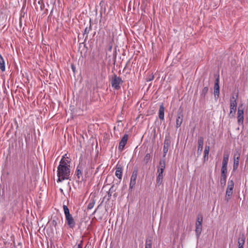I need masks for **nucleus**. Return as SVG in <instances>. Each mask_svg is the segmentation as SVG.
I'll use <instances>...</instances> for the list:
<instances>
[{"mask_svg":"<svg viewBox=\"0 0 248 248\" xmlns=\"http://www.w3.org/2000/svg\"><path fill=\"white\" fill-rule=\"evenodd\" d=\"M198 152L200 151L201 152L202 151L203 149V138L202 137H200L198 139Z\"/></svg>","mask_w":248,"mask_h":248,"instance_id":"obj_17","label":"nucleus"},{"mask_svg":"<svg viewBox=\"0 0 248 248\" xmlns=\"http://www.w3.org/2000/svg\"><path fill=\"white\" fill-rule=\"evenodd\" d=\"M113 188V187H111L110 189L109 190V191L108 192V197H110L111 196V189L112 188Z\"/></svg>","mask_w":248,"mask_h":248,"instance_id":"obj_30","label":"nucleus"},{"mask_svg":"<svg viewBox=\"0 0 248 248\" xmlns=\"http://www.w3.org/2000/svg\"><path fill=\"white\" fill-rule=\"evenodd\" d=\"M234 187V183L233 181L232 180H229L228 182L227 188L226 192V197L225 200L227 202H228L232 194V190Z\"/></svg>","mask_w":248,"mask_h":248,"instance_id":"obj_6","label":"nucleus"},{"mask_svg":"<svg viewBox=\"0 0 248 248\" xmlns=\"http://www.w3.org/2000/svg\"><path fill=\"white\" fill-rule=\"evenodd\" d=\"M128 139V136L127 134H125L122 138L119 145V149L122 150L124 149V146L126 144Z\"/></svg>","mask_w":248,"mask_h":248,"instance_id":"obj_11","label":"nucleus"},{"mask_svg":"<svg viewBox=\"0 0 248 248\" xmlns=\"http://www.w3.org/2000/svg\"><path fill=\"white\" fill-rule=\"evenodd\" d=\"M245 238L244 235L239 237L238 240V248H243V246L245 243Z\"/></svg>","mask_w":248,"mask_h":248,"instance_id":"obj_19","label":"nucleus"},{"mask_svg":"<svg viewBox=\"0 0 248 248\" xmlns=\"http://www.w3.org/2000/svg\"><path fill=\"white\" fill-rule=\"evenodd\" d=\"M239 156H238L236 158H234V164H233V170H236L237 169L238 165H239Z\"/></svg>","mask_w":248,"mask_h":248,"instance_id":"obj_25","label":"nucleus"},{"mask_svg":"<svg viewBox=\"0 0 248 248\" xmlns=\"http://www.w3.org/2000/svg\"><path fill=\"white\" fill-rule=\"evenodd\" d=\"M60 223V221L58 218H54V219L52 221V224L55 227V229L57 230V226L58 224Z\"/></svg>","mask_w":248,"mask_h":248,"instance_id":"obj_24","label":"nucleus"},{"mask_svg":"<svg viewBox=\"0 0 248 248\" xmlns=\"http://www.w3.org/2000/svg\"><path fill=\"white\" fill-rule=\"evenodd\" d=\"M95 203V200H94V198H91L88 202V205H87V209L89 210H90L92 209Z\"/></svg>","mask_w":248,"mask_h":248,"instance_id":"obj_21","label":"nucleus"},{"mask_svg":"<svg viewBox=\"0 0 248 248\" xmlns=\"http://www.w3.org/2000/svg\"><path fill=\"white\" fill-rule=\"evenodd\" d=\"M208 91V87H204L202 90L201 95L205 96L206 94V93H207Z\"/></svg>","mask_w":248,"mask_h":248,"instance_id":"obj_27","label":"nucleus"},{"mask_svg":"<svg viewBox=\"0 0 248 248\" xmlns=\"http://www.w3.org/2000/svg\"><path fill=\"white\" fill-rule=\"evenodd\" d=\"M63 209L65 216L66 223L69 228L73 229L75 227L76 222L72 216L70 214L68 207L66 205H63Z\"/></svg>","mask_w":248,"mask_h":248,"instance_id":"obj_2","label":"nucleus"},{"mask_svg":"<svg viewBox=\"0 0 248 248\" xmlns=\"http://www.w3.org/2000/svg\"><path fill=\"white\" fill-rule=\"evenodd\" d=\"M228 160V156L224 157L222 162V166L221 168L222 169H227Z\"/></svg>","mask_w":248,"mask_h":248,"instance_id":"obj_23","label":"nucleus"},{"mask_svg":"<svg viewBox=\"0 0 248 248\" xmlns=\"http://www.w3.org/2000/svg\"><path fill=\"white\" fill-rule=\"evenodd\" d=\"M83 161L79 163L76 170V174L79 180L82 177V170L85 168V162H83L84 158L82 159Z\"/></svg>","mask_w":248,"mask_h":248,"instance_id":"obj_8","label":"nucleus"},{"mask_svg":"<svg viewBox=\"0 0 248 248\" xmlns=\"http://www.w3.org/2000/svg\"><path fill=\"white\" fill-rule=\"evenodd\" d=\"M227 172V169L221 168V174L220 177V184L222 186H224L226 182V174Z\"/></svg>","mask_w":248,"mask_h":248,"instance_id":"obj_10","label":"nucleus"},{"mask_svg":"<svg viewBox=\"0 0 248 248\" xmlns=\"http://www.w3.org/2000/svg\"><path fill=\"white\" fill-rule=\"evenodd\" d=\"M164 111L165 108L163 104H161L159 106L158 117L161 120H163L164 119Z\"/></svg>","mask_w":248,"mask_h":248,"instance_id":"obj_15","label":"nucleus"},{"mask_svg":"<svg viewBox=\"0 0 248 248\" xmlns=\"http://www.w3.org/2000/svg\"><path fill=\"white\" fill-rule=\"evenodd\" d=\"M83 158H84L83 162H85V167L87 165L91 168H93L97 160V156H95L93 157L92 156H81L79 159V163H81L82 161H83L82 159Z\"/></svg>","mask_w":248,"mask_h":248,"instance_id":"obj_3","label":"nucleus"},{"mask_svg":"<svg viewBox=\"0 0 248 248\" xmlns=\"http://www.w3.org/2000/svg\"><path fill=\"white\" fill-rule=\"evenodd\" d=\"M89 31V30H88V28H86L85 29V32H86H86L88 33Z\"/></svg>","mask_w":248,"mask_h":248,"instance_id":"obj_32","label":"nucleus"},{"mask_svg":"<svg viewBox=\"0 0 248 248\" xmlns=\"http://www.w3.org/2000/svg\"><path fill=\"white\" fill-rule=\"evenodd\" d=\"M236 107H237V102H236V98L234 96H232L230 100V114L232 115V116H233L235 113L236 110Z\"/></svg>","mask_w":248,"mask_h":248,"instance_id":"obj_7","label":"nucleus"},{"mask_svg":"<svg viewBox=\"0 0 248 248\" xmlns=\"http://www.w3.org/2000/svg\"><path fill=\"white\" fill-rule=\"evenodd\" d=\"M81 243H82V242H81L80 244H79L78 245V248H82Z\"/></svg>","mask_w":248,"mask_h":248,"instance_id":"obj_31","label":"nucleus"},{"mask_svg":"<svg viewBox=\"0 0 248 248\" xmlns=\"http://www.w3.org/2000/svg\"><path fill=\"white\" fill-rule=\"evenodd\" d=\"M209 151V147L206 146L204 151V155H208Z\"/></svg>","mask_w":248,"mask_h":248,"instance_id":"obj_29","label":"nucleus"},{"mask_svg":"<svg viewBox=\"0 0 248 248\" xmlns=\"http://www.w3.org/2000/svg\"><path fill=\"white\" fill-rule=\"evenodd\" d=\"M183 115L182 114L177 116L176 122V126L177 128L180 127L183 121Z\"/></svg>","mask_w":248,"mask_h":248,"instance_id":"obj_18","label":"nucleus"},{"mask_svg":"<svg viewBox=\"0 0 248 248\" xmlns=\"http://www.w3.org/2000/svg\"><path fill=\"white\" fill-rule=\"evenodd\" d=\"M165 166L166 161L165 159L163 158L160 160L159 164L158 167V170H159L160 171L163 172L165 168Z\"/></svg>","mask_w":248,"mask_h":248,"instance_id":"obj_16","label":"nucleus"},{"mask_svg":"<svg viewBox=\"0 0 248 248\" xmlns=\"http://www.w3.org/2000/svg\"><path fill=\"white\" fill-rule=\"evenodd\" d=\"M202 217L201 215H199L197 219V222L202 223Z\"/></svg>","mask_w":248,"mask_h":248,"instance_id":"obj_28","label":"nucleus"},{"mask_svg":"<svg viewBox=\"0 0 248 248\" xmlns=\"http://www.w3.org/2000/svg\"><path fill=\"white\" fill-rule=\"evenodd\" d=\"M123 81L122 78L117 76L116 75H114L111 81V84L114 89L118 90L121 88V85L123 83Z\"/></svg>","mask_w":248,"mask_h":248,"instance_id":"obj_4","label":"nucleus"},{"mask_svg":"<svg viewBox=\"0 0 248 248\" xmlns=\"http://www.w3.org/2000/svg\"><path fill=\"white\" fill-rule=\"evenodd\" d=\"M237 121L239 124H243L244 121V109L239 107L237 111Z\"/></svg>","mask_w":248,"mask_h":248,"instance_id":"obj_12","label":"nucleus"},{"mask_svg":"<svg viewBox=\"0 0 248 248\" xmlns=\"http://www.w3.org/2000/svg\"><path fill=\"white\" fill-rule=\"evenodd\" d=\"M123 170L121 167H117L115 171V175L119 179L122 177Z\"/></svg>","mask_w":248,"mask_h":248,"instance_id":"obj_20","label":"nucleus"},{"mask_svg":"<svg viewBox=\"0 0 248 248\" xmlns=\"http://www.w3.org/2000/svg\"><path fill=\"white\" fill-rule=\"evenodd\" d=\"M207 157V159H208V156H206V155H204V159H206V157Z\"/></svg>","mask_w":248,"mask_h":248,"instance_id":"obj_33","label":"nucleus"},{"mask_svg":"<svg viewBox=\"0 0 248 248\" xmlns=\"http://www.w3.org/2000/svg\"><path fill=\"white\" fill-rule=\"evenodd\" d=\"M138 172V170L137 168H135L130 178V181L129 184V190L132 191L133 189L135 187L136 184V180L137 178V175Z\"/></svg>","mask_w":248,"mask_h":248,"instance_id":"obj_5","label":"nucleus"},{"mask_svg":"<svg viewBox=\"0 0 248 248\" xmlns=\"http://www.w3.org/2000/svg\"><path fill=\"white\" fill-rule=\"evenodd\" d=\"M202 230V223H196V230L195 232L197 236V238H199Z\"/></svg>","mask_w":248,"mask_h":248,"instance_id":"obj_14","label":"nucleus"},{"mask_svg":"<svg viewBox=\"0 0 248 248\" xmlns=\"http://www.w3.org/2000/svg\"><path fill=\"white\" fill-rule=\"evenodd\" d=\"M171 141L170 137H166L164 140V147H163V154L166 155L170 146Z\"/></svg>","mask_w":248,"mask_h":248,"instance_id":"obj_9","label":"nucleus"},{"mask_svg":"<svg viewBox=\"0 0 248 248\" xmlns=\"http://www.w3.org/2000/svg\"><path fill=\"white\" fill-rule=\"evenodd\" d=\"M157 171L158 172V175L156 178V182L158 184H161L162 182L163 179V172L161 171H160L159 170H157Z\"/></svg>","mask_w":248,"mask_h":248,"instance_id":"obj_22","label":"nucleus"},{"mask_svg":"<svg viewBox=\"0 0 248 248\" xmlns=\"http://www.w3.org/2000/svg\"><path fill=\"white\" fill-rule=\"evenodd\" d=\"M68 157L62 156L59 165L57 167V182H62L64 180H67L70 176V161L68 160Z\"/></svg>","mask_w":248,"mask_h":248,"instance_id":"obj_1","label":"nucleus"},{"mask_svg":"<svg viewBox=\"0 0 248 248\" xmlns=\"http://www.w3.org/2000/svg\"><path fill=\"white\" fill-rule=\"evenodd\" d=\"M152 244V242L151 239H146L145 248H151Z\"/></svg>","mask_w":248,"mask_h":248,"instance_id":"obj_26","label":"nucleus"},{"mask_svg":"<svg viewBox=\"0 0 248 248\" xmlns=\"http://www.w3.org/2000/svg\"><path fill=\"white\" fill-rule=\"evenodd\" d=\"M214 94L218 97L219 94V78H216L214 85Z\"/></svg>","mask_w":248,"mask_h":248,"instance_id":"obj_13","label":"nucleus"}]
</instances>
